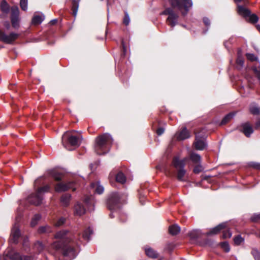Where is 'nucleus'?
Wrapping results in <instances>:
<instances>
[{"label":"nucleus","mask_w":260,"mask_h":260,"mask_svg":"<svg viewBox=\"0 0 260 260\" xmlns=\"http://www.w3.org/2000/svg\"><path fill=\"white\" fill-rule=\"evenodd\" d=\"M4 260H32L30 255H23L13 249L8 250L3 256Z\"/></svg>","instance_id":"obj_6"},{"label":"nucleus","mask_w":260,"mask_h":260,"mask_svg":"<svg viewBox=\"0 0 260 260\" xmlns=\"http://www.w3.org/2000/svg\"><path fill=\"white\" fill-rule=\"evenodd\" d=\"M54 238L58 240L52 243L53 248L60 251L63 256L75 257V246L78 245V243L73 240L72 234L69 231L61 230L55 234Z\"/></svg>","instance_id":"obj_1"},{"label":"nucleus","mask_w":260,"mask_h":260,"mask_svg":"<svg viewBox=\"0 0 260 260\" xmlns=\"http://www.w3.org/2000/svg\"><path fill=\"white\" fill-rule=\"evenodd\" d=\"M18 8L17 6H13L11 8L10 20L12 27L17 29L20 27V18Z\"/></svg>","instance_id":"obj_8"},{"label":"nucleus","mask_w":260,"mask_h":260,"mask_svg":"<svg viewBox=\"0 0 260 260\" xmlns=\"http://www.w3.org/2000/svg\"><path fill=\"white\" fill-rule=\"evenodd\" d=\"M50 186L49 185H46L44 186L39 187L36 192L32 193L28 197V202L31 204L39 206L42 203L43 200V192H47L50 191Z\"/></svg>","instance_id":"obj_5"},{"label":"nucleus","mask_w":260,"mask_h":260,"mask_svg":"<svg viewBox=\"0 0 260 260\" xmlns=\"http://www.w3.org/2000/svg\"><path fill=\"white\" fill-rule=\"evenodd\" d=\"M186 170L184 168H180L177 169V179L179 181H184V177L186 174Z\"/></svg>","instance_id":"obj_30"},{"label":"nucleus","mask_w":260,"mask_h":260,"mask_svg":"<svg viewBox=\"0 0 260 260\" xmlns=\"http://www.w3.org/2000/svg\"><path fill=\"white\" fill-rule=\"evenodd\" d=\"M166 123L160 119H156L155 122H153L152 128L154 131H155L158 136H161L165 132V126Z\"/></svg>","instance_id":"obj_11"},{"label":"nucleus","mask_w":260,"mask_h":260,"mask_svg":"<svg viewBox=\"0 0 260 260\" xmlns=\"http://www.w3.org/2000/svg\"><path fill=\"white\" fill-rule=\"evenodd\" d=\"M243 241H244V239L242 238V237L240 235L236 236L234 238V243L237 245H239Z\"/></svg>","instance_id":"obj_43"},{"label":"nucleus","mask_w":260,"mask_h":260,"mask_svg":"<svg viewBox=\"0 0 260 260\" xmlns=\"http://www.w3.org/2000/svg\"><path fill=\"white\" fill-rule=\"evenodd\" d=\"M221 232L222 233L221 238L225 239L231 237L232 233L226 223L225 229H223Z\"/></svg>","instance_id":"obj_26"},{"label":"nucleus","mask_w":260,"mask_h":260,"mask_svg":"<svg viewBox=\"0 0 260 260\" xmlns=\"http://www.w3.org/2000/svg\"><path fill=\"white\" fill-rule=\"evenodd\" d=\"M57 22V19H53V20H51L50 21L49 23L51 25H55Z\"/></svg>","instance_id":"obj_56"},{"label":"nucleus","mask_w":260,"mask_h":260,"mask_svg":"<svg viewBox=\"0 0 260 260\" xmlns=\"http://www.w3.org/2000/svg\"><path fill=\"white\" fill-rule=\"evenodd\" d=\"M0 9L3 13L8 14L10 12V7L6 0H3L0 5Z\"/></svg>","instance_id":"obj_21"},{"label":"nucleus","mask_w":260,"mask_h":260,"mask_svg":"<svg viewBox=\"0 0 260 260\" xmlns=\"http://www.w3.org/2000/svg\"><path fill=\"white\" fill-rule=\"evenodd\" d=\"M5 26H6V27L7 29H9L10 27V24H9V22H6L5 24Z\"/></svg>","instance_id":"obj_57"},{"label":"nucleus","mask_w":260,"mask_h":260,"mask_svg":"<svg viewBox=\"0 0 260 260\" xmlns=\"http://www.w3.org/2000/svg\"><path fill=\"white\" fill-rule=\"evenodd\" d=\"M93 233L92 230L89 227L85 229L82 234V237L86 241H89L90 236Z\"/></svg>","instance_id":"obj_32"},{"label":"nucleus","mask_w":260,"mask_h":260,"mask_svg":"<svg viewBox=\"0 0 260 260\" xmlns=\"http://www.w3.org/2000/svg\"><path fill=\"white\" fill-rule=\"evenodd\" d=\"M236 112H232L226 114L222 119L220 125H225L230 121L235 116Z\"/></svg>","instance_id":"obj_22"},{"label":"nucleus","mask_w":260,"mask_h":260,"mask_svg":"<svg viewBox=\"0 0 260 260\" xmlns=\"http://www.w3.org/2000/svg\"><path fill=\"white\" fill-rule=\"evenodd\" d=\"M203 22L206 26H209L210 24V21L207 17H204L203 18Z\"/></svg>","instance_id":"obj_53"},{"label":"nucleus","mask_w":260,"mask_h":260,"mask_svg":"<svg viewBox=\"0 0 260 260\" xmlns=\"http://www.w3.org/2000/svg\"><path fill=\"white\" fill-rule=\"evenodd\" d=\"M71 195L70 193H64L60 198V202L62 206L68 207L70 202Z\"/></svg>","instance_id":"obj_20"},{"label":"nucleus","mask_w":260,"mask_h":260,"mask_svg":"<svg viewBox=\"0 0 260 260\" xmlns=\"http://www.w3.org/2000/svg\"><path fill=\"white\" fill-rule=\"evenodd\" d=\"M72 1V7L71 10L72 11V15L76 17L77 14L78 7H79V3L76 0H71Z\"/></svg>","instance_id":"obj_31"},{"label":"nucleus","mask_w":260,"mask_h":260,"mask_svg":"<svg viewBox=\"0 0 260 260\" xmlns=\"http://www.w3.org/2000/svg\"><path fill=\"white\" fill-rule=\"evenodd\" d=\"M75 183L73 181L64 183L60 182L56 183L54 186L55 191L57 192L65 191L69 189H73V191L75 190L74 187Z\"/></svg>","instance_id":"obj_10"},{"label":"nucleus","mask_w":260,"mask_h":260,"mask_svg":"<svg viewBox=\"0 0 260 260\" xmlns=\"http://www.w3.org/2000/svg\"><path fill=\"white\" fill-rule=\"evenodd\" d=\"M226 225L225 222H223L219 224L215 227L211 229L209 232L206 233V235H214L219 234L221 231L225 229Z\"/></svg>","instance_id":"obj_15"},{"label":"nucleus","mask_w":260,"mask_h":260,"mask_svg":"<svg viewBox=\"0 0 260 260\" xmlns=\"http://www.w3.org/2000/svg\"><path fill=\"white\" fill-rule=\"evenodd\" d=\"M186 162V158H184L182 159H179V158L175 156L173 157L172 160V165L175 168L179 169L180 168H184Z\"/></svg>","instance_id":"obj_14"},{"label":"nucleus","mask_w":260,"mask_h":260,"mask_svg":"<svg viewBox=\"0 0 260 260\" xmlns=\"http://www.w3.org/2000/svg\"><path fill=\"white\" fill-rule=\"evenodd\" d=\"M250 112L253 115H258L260 113L259 108L256 107H252L250 109Z\"/></svg>","instance_id":"obj_46"},{"label":"nucleus","mask_w":260,"mask_h":260,"mask_svg":"<svg viewBox=\"0 0 260 260\" xmlns=\"http://www.w3.org/2000/svg\"><path fill=\"white\" fill-rule=\"evenodd\" d=\"M41 219V216L39 214H36L32 218L31 221V226L32 227L35 226L37 225L38 221Z\"/></svg>","instance_id":"obj_38"},{"label":"nucleus","mask_w":260,"mask_h":260,"mask_svg":"<svg viewBox=\"0 0 260 260\" xmlns=\"http://www.w3.org/2000/svg\"><path fill=\"white\" fill-rule=\"evenodd\" d=\"M145 253L147 256L152 258H156L158 256V254L156 251L151 248H146Z\"/></svg>","instance_id":"obj_27"},{"label":"nucleus","mask_w":260,"mask_h":260,"mask_svg":"<svg viewBox=\"0 0 260 260\" xmlns=\"http://www.w3.org/2000/svg\"><path fill=\"white\" fill-rule=\"evenodd\" d=\"M116 180L118 182L123 184L126 181V177L122 172L120 171L116 175Z\"/></svg>","instance_id":"obj_33"},{"label":"nucleus","mask_w":260,"mask_h":260,"mask_svg":"<svg viewBox=\"0 0 260 260\" xmlns=\"http://www.w3.org/2000/svg\"><path fill=\"white\" fill-rule=\"evenodd\" d=\"M169 246H170L169 249L171 251L172 250L174 249V245L173 244H170L169 245Z\"/></svg>","instance_id":"obj_58"},{"label":"nucleus","mask_w":260,"mask_h":260,"mask_svg":"<svg viewBox=\"0 0 260 260\" xmlns=\"http://www.w3.org/2000/svg\"><path fill=\"white\" fill-rule=\"evenodd\" d=\"M252 167L253 168H255V169H258V170H260V164H258V163H254V164H253V165H252Z\"/></svg>","instance_id":"obj_55"},{"label":"nucleus","mask_w":260,"mask_h":260,"mask_svg":"<svg viewBox=\"0 0 260 260\" xmlns=\"http://www.w3.org/2000/svg\"><path fill=\"white\" fill-rule=\"evenodd\" d=\"M235 3H240L242 1H243L244 0H234Z\"/></svg>","instance_id":"obj_59"},{"label":"nucleus","mask_w":260,"mask_h":260,"mask_svg":"<svg viewBox=\"0 0 260 260\" xmlns=\"http://www.w3.org/2000/svg\"><path fill=\"white\" fill-rule=\"evenodd\" d=\"M203 168L200 164L196 165L193 169V172L194 174H198L202 172L203 171Z\"/></svg>","instance_id":"obj_41"},{"label":"nucleus","mask_w":260,"mask_h":260,"mask_svg":"<svg viewBox=\"0 0 260 260\" xmlns=\"http://www.w3.org/2000/svg\"><path fill=\"white\" fill-rule=\"evenodd\" d=\"M169 231L171 235L175 236L179 233L180 228L177 224H173L169 226Z\"/></svg>","instance_id":"obj_28"},{"label":"nucleus","mask_w":260,"mask_h":260,"mask_svg":"<svg viewBox=\"0 0 260 260\" xmlns=\"http://www.w3.org/2000/svg\"><path fill=\"white\" fill-rule=\"evenodd\" d=\"M176 139L179 141L184 140L189 138L190 135L186 127H183L181 131L176 134Z\"/></svg>","instance_id":"obj_16"},{"label":"nucleus","mask_w":260,"mask_h":260,"mask_svg":"<svg viewBox=\"0 0 260 260\" xmlns=\"http://www.w3.org/2000/svg\"><path fill=\"white\" fill-rule=\"evenodd\" d=\"M55 181L60 182L62 180V177L59 174H55L53 176Z\"/></svg>","instance_id":"obj_52"},{"label":"nucleus","mask_w":260,"mask_h":260,"mask_svg":"<svg viewBox=\"0 0 260 260\" xmlns=\"http://www.w3.org/2000/svg\"><path fill=\"white\" fill-rule=\"evenodd\" d=\"M104 188L103 186L98 184L95 189V193L101 194L103 193Z\"/></svg>","instance_id":"obj_48"},{"label":"nucleus","mask_w":260,"mask_h":260,"mask_svg":"<svg viewBox=\"0 0 260 260\" xmlns=\"http://www.w3.org/2000/svg\"><path fill=\"white\" fill-rule=\"evenodd\" d=\"M19 37L18 34L14 32H11L9 35H7L4 31L0 29V41L6 44H12Z\"/></svg>","instance_id":"obj_9"},{"label":"nucleus","mask_w":260,"mask_h":260,"mask_svg":"<svg viewBox=\"0 0 260 260\" xmlns=\"http://www.w3.org/2000/svg\"><path fill=\"white\" fill-rule=\"evenodd\" d=\"M52 228L49 225L41 226L39 228L38 232L40 234H49L52 232Z\"/></svg>","instance_id":"obj_23"},{"label":"nucleus","mask_w":260,"mask_h":260,"mask_svg":"<svg viewBox=\"0 0 260 260\" xmlns=\"http://www.w3.org/2000/svg\"><path fill=\"white\" fill-rule=\"evenodd\" d=\"M250 221L253 223L260 222V213H254L251 215L250 218Z\"/></svg>","instance_id":"obj_36"},{"label":"nucleus","mask_w":260,"mask_h":260,"mask_svg":"<svg viewBox=\"0 0 260 260\" xmlns=\"http://www.w3.org/2000/svg\"><path fill=\"white\" fill-rule=\"evenodd\" d=\"M35 247L37 248V250L39 252L42 251L44 249V246H43V244L39 241H38L37 242H36L35 243Z\"/></svg>","instance_id":"obj_47"},{"label":"nucleus","mask_w":260,"mask_h":260,"mask_svg":"<svg viewBox=\"0 0 260 260\" xmlns=\"http://www.w3.org/2000/svg\"><path fill=\"white\" fill-rule=\"evenodd\" d=\"M257 29H258V30H259V31L260 32V25H257Z\"/></svg>","instance_id":"obj_61"},{"label":"nucleus","mask_w":260,"mask_h":260,"mask_svg":"<svg viewBox=\"0 0 260 260\" xmlns=\"http://www.w3.org/2000/svg\"><path fill=\"white\" fill-rule=\"evenodd\" d=\"M44 180L43 177H40L39 178L37 179L34 182V186L35 187H37L38 185H40L43 183L42 182Z\"/></svg>","instance_id":"obj_51"},{"label":"nucleus","mask_w":260,"mask_h":260,"mask_svg":"<svg viewBox=\"0 0 260 260\" xmlns=\"http://www.w3.org/2000/svg\"><path fill=\"white\" fill-rule=\"evenodd\" d=\"M206 129L204 128H200L196 132V138L205 140L206 138Z\"/></svg>","instance_id":"obj_25"},{"label":"nucleus","mask_w":260,"mask_h":260,"mask_svg":"<svg viewBox=\"0 0 260 260\" xmlns=\"http://www.w3.org/2000/svg\"><path fill=\"white\" fill-rule=\"evenodd\" d=\"M249 22L254 24L257 22L258 21V16L255 14H251L250 15L248 16V20H247Z\"/></svg>","instance_id":"obj_35"},{"label":"nucleus","mask_w":260,"mask_h":260,"mask_svg":"<svg viewBox=\"0 0 260 260\" xmlns=\"http://www.w3.org/2000/svg\"><path fill=\"white\" fill-rule=\"evenodd\" d=\"M193 144L195 148L197 150H203L206 146V144L205 142V140L199 139L197 138H196Z\"/></svg>","instance_id":"obj_19"},{"label":"nucleus","mask_w":260,"mask_h":260,"mask_svg":"<svg viewBox=\"0 0 260 260\" xmlns=\"http://www.w3.org/2000/svg\"><path fill=\"white\" fill-rule=\"evenodd\" d=\"M129 20L130 19L128 14H127V13L125 12L124 13V17L123 20V24L125 25H128L129 22Z\"/></svg>","instance_id":"obj_50"},{"label":"nucleus","mask_w":260,"mask_h":260,"mask_svg":"<svg viewBox=\"0 0 260 260\" xmlns=\"http://www.w3.org/2000/svg\"><path fill=\"white\" fill-rule=\"evenodd\" d=\"M201 235V231L199 230H193L188 233V236L191 239H197Z\"/></svg>","instance_id":"obj_34"},{"label":"nucleus","mask_w":260,"mask_h":260,"mask_svg":"<svg viewBox=\"0 0 260 260\" xmlns=\"http://www.w3.org/2000/svg\"><path fill=\"white\" fill-rule=\"evenodd\" d=\"M44 19V16L39 15H34L31 20V23L34 25L40 24Z\"/></svg>","instance_id":"obj_24"},{"label":"nucleus","mask_w":260,"mask_h":260,"mask_svg":"<svg viewBox=\"0 0 260 260\" xmlns=\"http://www.w3.org/2000/svg\"><path fill=\"white\" fill-rule=\"evenodd\" d=\"M21 236L19 228L15 224L11 230L9 241L12 243L17 244Z\"/></svg>","instance_id":"obj_12"},{"label":"nucleus","mask_w":260,"mask_h":260,"mask_svg":"<svg viewBox=\"0 0 260 260\" xmlns=\"http://www.w3.org/2000/svg\"><path fill=\"white\" fill-rule=\"evenodd\" d=\"M62 144L66 148L68 145L78 147L80 144V140L79 137L66 133L62 137Z\"/></svg>","instance_id":"obj_7"},{"label":"nucleus","mask_w":260,"mask_h":260,"mask_svg":"<svg viewBox=\"0 0 260 260\" xmlns=\"http://www.w3.org/2000/svg\"><path fill=\"white\" fill-rule=\"evenodd\" d=\"M109 216H110V218H114V215H113V214H112V213H111L109 214Z\"/></svg>","instance_id":"obj_60"},{"label":"nucleus","mask_w":260,"mask_h":260,"mask_svg":"<svg viewBox=\"0 0 260 260\" xmlns=\"http://www.w3.org/2000/svg\"><path fill=\"white\" fill-rule=\"evenodd\" d=\"M20 6L22 10H26L27 8V0H20Z\"/></svg>","instance_id":"obj_45"},{"label":"nucleus","mask_w":260,"mask_h":260,"mask_svg":"<svg viewBox=\"0 0 260 260\" xmlns=\"http://www.w3.org/2000/svg\"><path fill=\"white\" fill-rule=\"evenodd\" d=\"M239 130L247 138H249L253 133V127L249 122L242 123Z\"/></svg>","instance_id":"obj_13"},{"label":"nucleus","mask_w":260,"mask_h":260,"mask_svg":"<svg viewBox=\"0 0 260 260\" xmlns=\"http://www.w3.org/2000/svg\"><path fill=\"white\" fill-rule=\"evenodd\" d=\"M86 210L83 205L79 203H76L74 206V214L76 215L81 216L85 214Z\"/></svg>","instance_id":"obj_18"},{"label":"nucleus","mask_w":260,"mask_h":260,"mask_svg":"<svg viewBox=\"0 0 260 260\" xmlns=\"http://www.w3.org/2000/svg\"><path fill=\"white\" fill-rule=\"evenodd\" d=\"M123 201L120 193L116 192H112L107 198V207L110 211H116L120 209Z\"/></svg>","instance_id":"obj_4"},{"label":"nucleus","mask_w":260,"mask_h":260,"mask_svg":"<svg viewBox=\"0 0 260 260\" xmlns=\"http://www.w3.org/2000/svg\"><path fill=\"white\" fill-rule=\"evenodd\" d=\"M246 56L247 59L251 61H256L258 59L257 57L252 53H246Z\"/></svg>","instance_id":"obj_44"},{"label":"nucleus","mask_w":260,"mask_h":260,"mask_svg":"<svg viewBox=\"0 0 260 260\" xmlns=\"http://www.w3.org/2000/svg\"><path fill=\"white\" fill-rule=\"evenodd\" d=\"M251 254L255 260H260V252L257 249L252 248L251 251Z\"/></svg>","instance_id":"obj_37"},{"label":"nucleus","mask_w":260,"mask_h":260,"mask_svg":"<svg viewBox=\"0 0 260 260\" xmlns=\"http://www.w3.org/2000/svg\"><path fill=\"white\" fill-rule=\"evenodd\" d=\"M171 8H166L161 14L168 15L167 21L168 24L172 27H174L177 24L179 17L178 14L175 13L174 9H177L179 11L184 10L182 12V15H185L188 12L189 9L192 7V3L191 0H169Z\"/></svg>","instance_id":"obj_2"},{"label":"nucleus","mask_w":260,"mask_h":260,"mask_svg":"<svg viewBox=\"0 0 260 260\" xmlns=\"http://www.w3.org/2000/svg\"><path fill=\"white\" fill-rule=\"evenodd\" d=\"M244 61L242 57L238 56L236 59L237 68L240 70L243 66Z\"/></svg>","instance_id":"obj_42"},{"label":"nucleus","mask_w":260,"mask_h":260,"mask_svg":"<svg viewBox=\"0 0 260 260\" xmlns=\"http://www.w3.org/2000/svg\"><path fill=\"white\" fill-rule=\"evenodd\" d=\"M221 247L225 252H228L230 250V247L228 242H222L220 244Z\"/></svg>","instance_id":"obj_40"},{"label":"nucleus","mask_w":260,"mask_h":260,"mask_svg":"<svg viewBox=\"0 0 260 260\" xmlns=\"http://www.w3.org/2000/svg\"><path fill=\"white\" fill-rule=\"evenodd\" d=\"M189 158L194 164H199L201 162V156L194 152L190 153L189 155Z\"/></svg>","instance_id":"obj_29"},{"label":"nucleus","mask_w":260,"mask_h":260,"mask_svg":"<svg viewBox=\"0 0 260 260\" xmlns=\"http://www.w3.org/2000/svg\"><path fill=\"white\" fill-rule=\"evenodd\" d=\"M208 240L207 239H206V244H207V241H208Z\"/></svg>","instance_id":"obj_63"},{"label":"nucleus","mask_w":260,"mask_h":260,"mask_svg":"<svg viewBox=\"0 0 260 260\" xmlns=\"http://www.w3.org/2000/svg\"><path fill=\"white\" fill-rule=\"evenodd\" d=\"M237 12L238 13L247 19L249 15H250L251 11L248 9H247L241 5L237 6Z\"/></svg>","instance_id":"obj_17"},{"label":"nucleus","mask_w":260,"mask_h":260,"mask_svg":"<svg viewBox=\"0 0 260 260\" xmlns=\"http://www.w3.org/2000/svg\"><path fill=\"white\" fill-rule=\"evenodd\" d=\"M121 56L124 57L126 53V47L124 41H121Z\"/></svg>","instance_id":"obj_49"},{"label":"nucleus","mask_w":260,"mask_h":260,"mask_svg":"<svg viewBox=\"0 0 260 260\" xmlns=\"http://www.w3.org/2000/svg\"><path fill=\"white\" fill-rule=\"evenodd\" d=\"M254 128L256 130L260 129V118L256 121L254 125Z\"/></svg>","instance_id":"obj_54"},{"label":"nucleus","mask_w":260,"mask_h":260,"mask_svg":"<svg viewBox=\"0 0 260 260\" xmlns=\"http://www.w3.org/2000/svg\"><path fill=\"white\" fill-rule=\"evenodd\" d=\"M203 179H204V180H207V177H206H206H204V178H203Z\"/></svg>","instance_id":"obj_62"},{"label":"nucleus","mask_w":260,"mask_h":260,"mask_svg":"<svg viewBox=\"0 0 260 260\" xmlns=\"http://www.w3.org/2000/svg\"><path fill=\"white\" fill-rule=\"evenodd\" d=\"M113 143V139L108 134L105 133L100 135L96 138V143L94 147L95 152L99 155H103L107 153L110 146Z\"/></svg>","instance_id":"obj_3"},{"label":"nucleus","mask_w":260,"mask_h":260,"mask_svg":"<svg viewBox=\"0 0 260 260\" xmlns=\"http://www.w3.org/2000/svg\"><path fill=\"white\" fill-rule=\"evenodd\" d=\"M66 218L64 217H61L55 223V226L59 227L62 225H63L66 221Z\"/></svg>","instance_id":"obj_39"}]
</instances>
